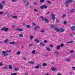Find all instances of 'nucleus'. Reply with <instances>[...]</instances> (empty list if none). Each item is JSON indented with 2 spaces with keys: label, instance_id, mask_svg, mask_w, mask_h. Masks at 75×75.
Instances as JSON below:
<instances>
[{
  "label": "nucleus",
  "instance_id": "48",
  "mask_svg": "<svg viewBox=\"0 0 75 75\" xmlns=\"http://www.w3.org/2000/svg\"><path fill=\"white\" fill-rule=\"evenodd\" d=\"M28 4H29V2L28 1V3L26 4V6L27 7L28 6Z\"/></svg>",
  "mask_w": 75,
  "mask_h": 75
},
{
  "label": "nucleus",
  "instance_id": "21",
  "mask_svg": "<svg viewBox=\"0 0 75 75\" xmlns=\"http://www.w3.org/2000/svg\"><path fill=\"white\" fill-rule=\"evenodd\" d=\"M19 37H23V34L20 33L19 35Z\"/></svg>",
  "mask_w": 75,
  "mask_h": 75
},
{
  "label": "nucleus",
  "instance_id": "64",
  "mask_svg": "<svg viewBox=\"0 0 75 75\" xmlns=\"http://www.w3.org/2000/svg\"><path fill=\"white\" fill-rule=\"evenodd\" d=\"M51 64H54V62H52L51 63Z\"/></svg>",
  "mask_w": 75,
  "mask_h": 75
},
{
  "label": "nucleus",
  "instance_id": "23",
  "mask_svg": "<svg viewBox=\"0 0 75 75\" xmlns=\"http://www.w3.org/2000/svg\"><path fill=\"white\" fill-rule=\"evenodd\" d=\"M12 17H13V18H18V17L15 16H13Z\"/></svg>",
  "mask_w": 75,
  "mask_h": 75
},
{
  "label": "nucleus",
  "instance_id": "9",
  "mask_svg": "<svg viewBox=\"0 0 75 75\" xmlns=\"http://www.w3.org/2000/svg\"><path fill=\"white\" fill-rule=\"evenodd\" d=\"M0 9H3V6L0 3Z\"/></svg>",
  "mask_w": 75,
  "mask_h": 75
},
{
  "label": "nucleus",
  "instance_id": "51",
  "mask_svg": "<svg viewBox=\"0 0 75 75\" xmlns=\"http://www.w3.org/2000/svg\"><path fill=\"white\" fill-rule=\"evenodd\" d=\"M33 3H34V4H36V5H37V4H38L37 3H36L35 2H34Z\"/></svg>",
  "mask_w": 75,
  "mask_h": 75
},
{
  "label": "nucleus",
  "instance_id": "60",
  "mask_svg": "<svg viewBox=\"0 0 75 75\" xmlns=\"http://www.w3.org/2000/svg\"><path fill=\"white\" fill-rule=\"evenodd\" d=\"M12 27H13L14 28H15V25H12Z\"/></svg>",
  "mask_w": 75,
  "mask_h": 75
},
{
  "label": "nucleus",
  "instance_id": "36",
  "mask_svg": "<svg viewBox=\"0 0 75 75\" xmlns=\"http://www.w3.org/2000/svg\"><path fill=\"white\" fill-rule=\"evenodd\" d=\"M63 23L64 25H66V24H67V21H64Z\"/></svg>",
  "mask_w": 75,
  "mask_h": 75
},
{
  "label": "nucleus",
  "instance_id": "41",
  "mask_svg": "<svg viewBox=\"0 0 75 75\" xmlns=\"http://www.w3.org/2000/svg\"><path fill=\"white\" fill-rule=\"evenodd\" d=\"M70 52L71 53H74V50H71L70 51Z\"/></svg>",
  "mask_w": 75,
  "mask_h": 75
},
{
  "label": "nucleus",
  "instance_id": "38",
  "mask_svg": "<svg viewBox=\"0 0 75 75\" xmlns=\"http://www.w3.org/2000/svg\"><path fill=\"white\" fill-rule=\"evenodd\" d=\"M64 45L63 44H61L60 45V47H63Z\"/></svg>",
  "mask_w": 75,
  "mask_h": 75
},
{
  "label": "nucleus",
  "instance_id": "24",
  "mask_svg": "<svg viewBox=\"0 0 75 75\" xmlns=\"http://www.w3.org/2000/svg\"><path fill=\"white\" fill-rule=\"evenodd\" d=\"M75 11V9H72L70 11V12L71 13H74V12Z\"/></svg>",
  "mask_w": 75,
  "mask_h": 75
},
{
  "label": "nucleus",
  "instance_id": "44",
  "mask_svg": "<svg viewBox=\"0 0 75 75\" xmlns=\"http://www.w3.org/2000/svg\"><path fill=\"white\" fill-rule=\"evenodd\" d=\"M34 11H35V12H37V11H38V10H37V9H34Z\"/></svg>",
  "mask_w": 75,
  "mask_h": 75
},
{
  "label": "nucleus",
  "instance_id": "15",
  "mask_svg": "<svg viewBox=\"0 0 75 75\" xmlns=\"http://www.w3.org/2000/svg\"><path fill=\"white\" fill-rule=\"evenodd\" d=\"M73 42H74L73 41L67 42V44H72Z\"/></svg>",
  "mask_w": 75,
  "mask_h": 75
},
{
  "label": "nucleus",
  "instance_id": "56",
  "mask_svg": "<svg viewBox=\"0 0 75 75\" xmlns=\"http://www.w3.org/2000/svg\"><path fill=\"white\" fill-rule=\"evenodd\" d=\"M23 59H24V60H26V58H25V57H23Z\"/></svg>",
  "mask_w": 75,
  "mask_h": 75
},
{
  "label": "nucleus",
  "instance_id": "10",
  "mask_svg": "<svg viewBox=\"0 0 75 75\" xmlns=\"http://www.w3.org/2000/svg\"><path fill=\"white\" fill-rule=\"evenodd\" d=\"M52 70V71H57V69H56V68L54 67H52L51 68Z\"/></svg>",
  "mask_w": 75,
  "mask_h": 75
},
{
  "label": "nucleus",
  "instance_id": "52",
  "mask_svg": "<svg viewBox=\"0 0 75 75\" xmlns=\"http://www.w3.org/2000/svg\"><path fill=\"white\" fill-rule=\"evenodd\" d=\"M17 0H12V2H15V1H16Z\"/></svg>",
  "mask_w": 75,
  "mask_h": 75
},
{
  "label": "nucleus",
  "instance_id": "40",
  "mask_svg": "<svg viewBox=\"0 0 75 75\" xmlns=\"http://www.w3.org/2000/svg\"><path fill=\"white\" fill-rule=\"evenodd\" d=\"M11 16V15L9 13H8L7 14V17H10Z\"/></svg>",
  "mask_w": 75,
  "mask_h": 75
},
{
  "label": "nucleus",
  "instance_id": "28",
  "mask_svg": "<svg viewBox=\"0 0 75 75\" xmlns=\"http://www.w3.org/2000/svg\"><path fill=\"white\" fill-rule=\"evenodd\" d=\"M54 26H55L54 25H52L50 26V27L51 28H53L54 27Z\"/></svg>",
  "mask_w": 75,
  "mask_h": 75
},
{
  "label": "nucleus",
  "instance_id": "63",
  "mask_svg": "<svg viewBox=\"0 0 75 75\" xmlns=\"http://www.w3.org/2000/svg\"><path fill=\"white\" fill-rule=\"evenodd\" d=\"M56 21L57 22H58V19H56Z\"/></svg>",
  "mask_w": 75,
  "mask_h": 75
},
{
  "label": "nucleus",
  "instance_id": "33",
  "mask_svg": "<svg viewBox=\"0 0 75 75\" xmlns=\"http://www.w3.org/2000/svg\"><path fill=\"white\" fill-rule=\"evenodd\" d=\"M8 28H5V31L7 32V31H8Z\"/></svg>",
  "mask_w": 75,
  "mask_h": 75
},
{
  "label": "nucleus",
  "instance_id": "4",
  "mask_svg": "<svg viewBox=\"0 0 75 75\" xmlns=\"http://www.w3.org/2000/svg\"><path fill=\"white\" fill-rule=\"evenodd\" d=\"M40 18H42V21H44L45 20V21H46V22H47V23H48L49 22V21H48L47 19L46 18H44V17H43V16H41Z\"/></svg>",
  "mask_w": 75,
  "mask_h": 75
},
{
  "label": "nucleus",
  "instance_id": "13",
  "mask_svg": "<svg viewBox=\"0 0 75 75\" xmlns=\"http://www.w3.org/2000/svg\"><path fill=\"white\" fill-rule=\"evenodd\" d=\"M28 64H32L33 65L35 64L34 62H33L29 61L28 62Z\"/></svg>",
  "mask_w": 75,
  "mask_h": 75
},
{
  "label": "nucleus",
  "instance_id": "7",
  "mask_svg": "<svg viewBox=\"0 0 75 75\" xmlns=\"http://www.w3.org/2000/svg\"><path fill=\"white\" fill-rule=\"evenodd\" d=\"M51 16L53 19V21H54L55 20V15L53 14L52 12H51Z\"/></svg>",
  "mask_w": 75,
  "mask_h": 75
},
{
  "label": "nucleus",
  "instance_id": "32",
  "mask_svg": "<svg viewBox=\"0 0 75 75\" xmlns=\"http://www.w3.org/2000/svg\"><path fill=\"white\" fill-rule=\"evenodd\" d=\"M46 48L47 51H51V50L48 47H46Z\"/></svg>",
  "mask_w": 75,
  "mask_h": 75
},
{
  "label": "nucleus",
  "instance_id": "8",
  "mask_svg": "<svg viewBox=\"0 0 75 75\" xmlns=\"http://www.w3.org/2000/svg\"><path fill=\"white\" fill-rule=\"evenodd\" d=\"M71 29L72 31H75V26H73L71 27Z\"/></svg>",
  "mask_w": 75,
  "mask_h": 75
},
{
  "label": "nucleus",
  "instance_id": "19",
  "mask_svg": "<svg viewBox=\"0 0 75 75\" xmlns=\"http://www.w3.org/2000/svg\"><path fill=\"white\" fill-rule=\"evenodd\" d=\"M26 27L27 28H31V27L30 26V25H26Z\"/></svg>",
  "mask_w": 75,
  "mask_h": 75
},
{
  "label": "nucleus",
  "instance_id": "31",
  "mask_svg": "<svg viewBox=\"0 0 75 75\" xmlns=\"http://www.w3.org/2000/svg\"><path fill=\"white\" fill-rule=\"evenodd\" d=\"M42 65L43 67H46L47 66V64L46 63H44Z\"/></svg>",
  "mask_w": 75,
  "mask_h": 75
},
{
  "label": "nucleus",
  "instance_id": "57",
  "mask_svg": "<svg viewBox=\"0 0 75 75\" xmlns=\"http://www.w3.org/2000/svg\"><path fill=\"white\" fill-rule=\"evenodd\" d=\"M72 69H73V70H75V67H72Z\"/></svg>",
  "mask_w": 75,
  "mask_h": 75
},
{
  "label": "nucleus",
  "instance_id": "62",
  "mask_svg": "<svg viewBox=\"0 0 75 75\" xmlns=\"http://www.w3.org/2000/svg\"><path fill=\"white\" fill-rule=\"evenodd\" d=\"M49 13H50V12L49 11L47 12V14H49Z\"/></svg>",
  "mask_w": 75,
  "mask_h": 75
},
{
  "label": "nucleus",
  "instance_id": "50",
  "mask_svg": "<svg viewBox=\"0 0 75 75\" xmlns=\"http://www.w3.org/2000/svg\"><path fill=\"white\" fill-rule=\"evenodd\" d=\"M23 2L24 3H26V0H23Z\"/></svg>",
  "mask_w": 75,
  "mask_h": 75
},
{
  "label": "nucleus",
  "instance_id": "14",
  "mask_svg": "<svg viewBox=\"0 0 75 75\" xmlns=\"http://www.w3.org/2000/svg\"><path fill=\"white\" fill-rule=\"evenodd\" d=\"M33 38H34V37H33V36L32 35H30V39L31 40H32Z\"/></svg>",
  "mask_w": 75,
  "mask_h": 75
},
{
  "label": "nucleus",
  "instance_id": "59",
  "mask_svg": "<svg viewBox=\"0 0 75 75\" xmlns=\"http://www.w3.org/2000/svg\"><path fill=\"white\" fill-rule=\"evenodd\" d=\"M14 70L15 71H18V69H17L16 68H15Z\"/></svg>",
  "mask_w": 75,
  "mask_h": 75
},
{
  "label": "nucleus",
  "instance_id": "11",
  "mask_svg": "<svg viewBox=\"0 0 75 75\" xmlns=\"http://www.w3.org/2000/svg\"><path fill=\"white\" fill-rule=\"evenodd\" d=\"M8 39H6V40H4V42L5 43V44H7V43H8Z\"/></svg>",
  "mask_w": 75,
  "mask_h": 75
},
{
  "label": "nucleus",
  "instance_id": "22",
  "mask_svg": "<svg viewBox=\"0 0 75 75\" xmlns=\"http://www.w3.org/2000/svg\"><path fill=\"white\" fill-rule=\"evenodd\" d=\"M60 48H61V47H60V46L58 45L57 48V50H59V49H60Z\"/></svg>",
  "mask_w": 75,
  "mask_h": 75
},
{
  "label": "nucleus",
  "instance_id": "55",
  "mask_svg": "<svg viewBox=\"0 0 75 75\" xmlns=\"http://www.w3.org/2000/svg\"><path fill=\"white\" fill-rule=\"evenodd\" d=\"M33 24L34 26H35L36 25V24L34 23H33Z\"/></svg>",
  "mask_w": 75,
  "mask_h": 75
},
{
  "label": "nucleus",
  "instance_id": "54",
  "mask_svg": "<svg viewBox=\"0 0 75 75\" xmlns=\"http://www.w3.org/2000/svg\"><path fill=\"white\" fill-rule=\"evenodd\" d=\"M44 42H45V43H47V40H44Z\"/></svg>",
  "mask_w": 75,
  "mask_h": 75
},
{
  "label": "nucleus",
  "instance_id": "16",
  "mask_svg": "<svg viewBox=\"0 0 75 75\" xmlns=\"http://www.w3.org/2000/svg\"><path fill=\"white\" fill-rule=\"evenodd\" d=\"M9 68L10 69H13V68L12 67V65H10L9 66Z\"/></svg>",
  "mask_w": 75,
  "mask_h": 75
},
{
  "label": "nucleus",
  "instance_id": "18",
  "mask_svg": "<svg viewBox=\"0 0 75 75\" xmlns=\"http://www.w3.org/2000/svg\"><path fill=\"white\" fill-rule=\"evenodd\" d=\"M31 53L32 54H35V50H33L31 52Z\"/></svg>",
  "mask_w": 75,
  "mask_h": 75
},
{
  "label": "nucleus",
  "instance_id": "26",
  "mask_svg": "<svg viewBox=\"0 0 75 75\" xmlns=\"http://www.w3.org/2000/svg\"><path fill=\"white\" fill-rule=\"evenodd\" d=\"M5 29H6V27H4L1 29V31H5Z\"/></svg>",
  "mask_w": 75,
  "mask_h": 75
},
{
  "label": "nucleus",
  "instance_id": "20",
  "mask_svg": "<svg viewBox=\"0 0 75 75\" xmlns=\"http://www.w3.org/2000/svg\"><path fill=\"white\" fill-rule=\"evenodd\" d=\"M9 44H16V42H10Z\"/></svg>",
  "mask_w": 75,
  "mask_h": 75
},
{
  "label": "nucleus",
  "instance_id": "45",
  "mask_svg": "<svg viewBox=\"0 0 75 75\" xmlns=\"http://www.w3.org/2000/svg\"><path fill=\"white\" fill-rule=\"evenodd\" d=\"M39 66H36L35 67V68L36 69H38V68H39Z\"/></svg>",
  "mask_w": 75,
  "mask_h": 75
},
{
  "label": "nucleus",
  "instance_id": "5",
  "mask_svg": "<svg viewBox=\"0 0 75 75\" xmlns=\"http://www.w3.org/2000/svg\"><path fill=\"white\" fill-rule=\"evenodd\" d=\"M48 7L45 5H43L41 6H40V8L41 9H43V8H45V9H46V8H47Z\"/></svg>",
  "mask_w": 75,
  "mask_h": 75
},
{
  "label": "nucleus",
  "instance_id": "1",
  "mask_svg": "<svg viewBox=\"0 0 75 75\" xmlns=\"http://www.w3.org/2000/svg\"><path fill=\"white\" fill-rule=\"evenodd\" d=\"M54 30L57 31L58 32H60V31L61 33H62V32H64L65 31V30L62 28H60L59 29L58 28H54Z\"/></svg>",
  "mask_w": 75,
  "mask_h": 75
},
{
  "label": "nucleus",
  "instance_id": "27",
  "mask_svg": "<svg viewBox=\"0 0 75 75\" xmlns=\"http://www.w3.org/2000/svg\"><path fill=\"white\" fill-rule=\"evenodd\" d=\"M46 1L47 3H49L50 4H51V2L49 0H47Z\"/></svg>",
  "mask_w": 75,
  "mask_h": 75
},
{
  "label": "nucleus",
  "instance_id": "39",
  "mask_svg": "<svg viewBox=\"0 0 75 75\" xmlns=\"http://www.w3.org/2000/svg\"><path fill=\"white\" fill-rule=\"evenodd\" d=\"M3 63L1 62H0V67H1V66H3Z\"/></svg>",
  "mask_w": 75,
  "mask_h": 75
},
{
  "label": "nucleus",
  "instance_id": "47",
  "mask_svg": "<svg viewBox=\"0 0 75 75\" xmlns=\"http://www.w3.org/2000/svg\"><path fill=\"white\" fill-rule=\"evenodd\" d=\"M1 3L3 4H5V2L4 1H2Z\"/></svg>",
  "mask_w": 75,
  "mask_h": 75
},
{
  "label": "nucleus",
  "instance_id": "30",
  "mask_svg": "<svg viewBox=\"0 0 75 75\" xmlns=\"http://www.w3.org/2000/svg\"><path fill=\"white\" fill-rule=\"evenodd\" d=\"M3 69H7L8 68L7 67V65H6L5 67L3 68Z\"/></svg>",
  "mask_w": 75,
  "mask_h": 75
},
{
  "label": "nucleus",
  "instance_id": "3",
  "mask_svg": "<svg viewBox=\"0 0 75 75\" xmlns=\"http://www.w3.org/2000/svg\"><path fill=\"white\" fill-rule=\"evenodd\" d=\"M2 54L3 55L5 56V57L8 56L9 55L7 52H6L4 50L2 51Z\"/></svg>",
  "mask_w": 75,
  "mask_h": 75
},
{
  "label": "nucleus",
  "instance_id": "12",
  "mask_svg": "<svg viewBox=\"0 0 75 75\" xmlns=\"http://www.w3.org/2000/svg\"><path fill=\"white\" fill-rule=\"evenodd\" d=\"M40 45H42V47H45V44H44L43 43L40 42Z\"/></svg>",
  "mask_w": 75,
  "mask_h": 75
},
{
  "label": "nucleus",
  "instance_id": "46",
  "mask_svg": "<svg viewBox=\"0 0 75 75\" xmlns=\"http://www.w3.org/2000/svg\"><path fill=\"white\" fill-rule=\"evenodd\" d=\"M66 17V15L65 14H63V15L62 16V17L63 18H64V17Z\"/></svg>",
  "mask_w": 75,
  "mask_h": 75
},
{
  "label": "nucleus",
  "instance_id": "17",
  "mask_svg": "<svg viewBox=\"0 0 75 75\" xmlns=\"http://www.w3.org/2000/svg\"><path fill=\"white\" fill-rule=\"evenodd\" d=\"M35 41L36 42V43H39L40 42V40H38V39H35Z\"/></svg>",
  "mask_w": 75,
  "mask_h": 75
},
{
  "label": "nucleus",
  "instance_id": "37",
  "mask_svg": "<svg viewBox=\"0 0 75 75\" xmlns=\"http://www.w3.org/2000/svg\"><path fill=\"white\" fill-rule=\"evenodd\" d=\"M45 1V0H40V2L41 3H44Z\"/></svg>",
  "mask_w": 75,
  "mask_h": 75
},
{
  "label": "nucleus",
  "instance_id": "61",
  "mask_svg": "<svg viewBox=\"0 0 75 75\" xmlns=\"http://www.w3.org/2000/svg\"><path fill=\"white\" fill-rule=\"evenodd\" d=\"M57 75H62L61 73H58Z\"/></svg>",
  "mask_w": 75,
  "mask_h": 75
},
{
  "label": "nucleus",
  "instance_id": "6",
  "mask_svg": "<svg viewBox=\"0 0 75 75\" xmlns=\"http://www.w3.org/2000/svg\"><path fill=\"white\" fill-rule=\"evenodd\" d=\"M40 27L39 26H36L35 27L34 29L35 31H37L38 29H40Z\"/></svg>",
  "mask_w": 75,
  "mask_h": 75
},
{
  "label": "nucleus",
  "instance_id": "29",
  "mask_svg": "<svg viewBox=\"0 0 75 75\" xmlns=\"http://www.w3.org/2000/svg\"><path fill=\"white\" fill-rule=\"evenodd\" d=\"M20 54H21V52H20V51L17 52H16V54H17V55H20Z\"/></svg>",
  "mask_w": 75,
  "mask_h": 75
},
{
  "label": "nucleus",
  "instance_id": "42",
  "mask_svg": "<svg viewBox=\"0 0 75 75\" xmlns=\"http://www.w3.org/2000/svg\"><path fill=\"white\" fill-rule=\"evenodd\" d=\"M50 46L51 48H53V45L52 44H50Z\"/></svg>",
  "mask_w": 75,
  "mask_h": 75
},
{
  "label": "nucleus",
  "instance_id": "53",
  "mask_svg": "<svg viewBox=\"0 0 75 75\" xmlns=\"http://www.w3.org/2000/svg\"><path fill=\"white\" fill-rule=\"evenodd\" d=\"M33 45V44H31L29 45V47H31V46H32V45Z\"/></svg>",
  "mask_w": 75,
  "mask_h": 75
},
{
  "label": "nucleus",
  "instance_id": "25",
  "mask_svg": "<svg viewBox=\"0 0 75 75\" xmlns=\"http://www.w3.org/2000/svg\"><path fill=\"white\" fill-rule=\"evenodd\" d=\"M54 54L56 55H59V52H55Z\"/></svg>",
  "mask_w": 75,
  "mask_h": 75
},
{
  "label": "nucleus",
  "instance_id": "35",
  "mask_svg": "<svg viewBox=\"0 0 75 75\" xmlns=\"http://www.w3.org/2000/svg\"><path fill=\"white\" fill-rule=\"evenodd\" d=\"M17 73H11V75H17Z\"/></svg>",
  "mask_w": 75,
  "mask_h": 75
},
{
  "label": "nucleus",
  "instance_id": "49",
  "mask_svg": "<svg viewBox=\"0 0 75 75\" xmlns=\"http://www.w3.org/2000/svg\"><path fill=\"white\" fill-rule=\"evenodd\" d=\"M4 13L3 11H0V14H3Z\"/></svg>",
  "mask_w": 75,
  "mask_h": 75
},
{
  "label": "nucleus",
  "instance_id": "2",
  "mask_svg": "<svg viewBox=\"0 0 75 75\" xmlns=\"http://www.w3.org/2000/svg\"><path fill=\"white\" fill-rule=\"evenodd\" d=\"M72 0H66L65 3H66V7H68V4L69 3H72Z\"/></svg>",
  "mask_w": 75,
  "mask_h": 75
},
{
  "label": "nucleus",
  "instance_id": "58",
  "mask_svg": "<svg viewBox=\"0 0 75 75\" xmlns=\"http://www.w3.org/2000/svg\"><path fill=\"white\" fill-rule=\"evenodd\" d=\"M66 60L67 61H70V60L68 59L67 58L66 59Z\"/></svg>",
  "mask_w": 75,
  "mask_h": 75
},
{
  "label": "nucleus",
  "instance_id": "43",
  "mask_svg": "<svg viewBox=\"0 0 75 75\" xmlns=\"http://www.w3.org/2000/svg\"><path fill=\"white\" fill-rule=\"evenodd\" d=\"M40 32L44 33L45 32V30L44 29H43L42 30L40 31Z\"/></svg>",
  "mask_w": 75,
  "mask_h": 75
},
{
  "label": "nucleus",
  "instance_id": "34",
  "mask_svg": "<svg viewBox=\"0 0 75 75\" xmlns=\"http://www.w3.org/2000/svg\"><path fill=\"white\" fill-rule=\"evenodd\" d=\"M17 30L18 31H23V29H19V28H18Z\"/></svg>",
  "mask_w": 75,
  "mask_h": 75
}]
</instances>
